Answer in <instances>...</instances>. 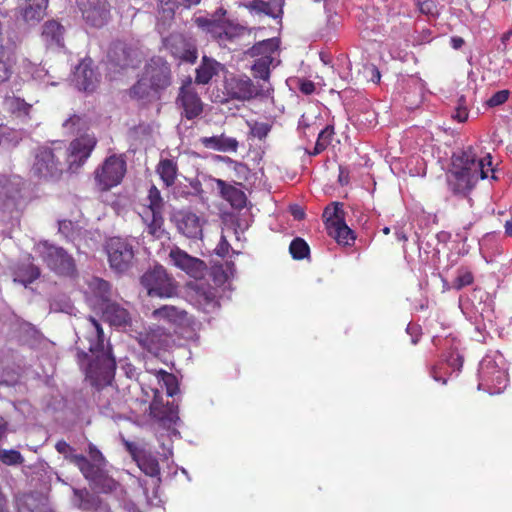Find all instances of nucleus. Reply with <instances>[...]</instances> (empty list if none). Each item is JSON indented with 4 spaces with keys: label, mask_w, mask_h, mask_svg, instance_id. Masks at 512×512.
<instances>
[{
    "label": "nucleus",
    "mask_w": 512,
    "mask_h": 512,
    "mask_svg": "<svg viewBox=\"0 0 512 512\" xmlns=\"http://www.w3.org/2000/svg\"><path fill=\"white\" fill-rule=\"evenodd\" d=\"M88 321L89 327L84 340L79 338V341L83 348L92 354V359L85 368L86 378L93 387L100 389L112 383L116 371V360L111 346H105L104 332L100 323L93 317H89Z\"/></svg>",
    "instance_id": "1"
},
{
    "label": "nucleus",
    "mask_w": 512,
    "mask_h": 512,
    "mask_svg": "<svg viewBox=\"0 0 512 512\" xmlns=\"http://www.w3.org/2000/svg\"><path fill=\"white\" fill-rule=\"evenodd\" d=\"M171 84L170 64L164 58L154 56L145 64L141 76L129 89V95L137 100H157Z\"/></svg>",
    "instance_id": "2"
},
{
    "label": "nucleus",
    "mask_w": 512,
    "mask_h": 512,
    "mask_svg": "<svg viewBox=\"0 0 512 512\" xmlns=\"http://www.w3.org/2000/svg\"><path fill=\"white\" fill-rule=\"evenodd\" d=\"M214 286L207 282H189L187 289L191 298L206 312L221 307L222 286L224 285V268L220 262H210V272Z\"/></svg>",
    "instance_id": "3"
},
{
    "label": "nucleus",
    "mask_w": 512,
    "mask_h": 512,
    "mask_svg": "<svg viewBox=\"0 0 512 512\" xmlns=\"http://www.w3.org/2000/svg\"><path fill=\"white\" fill-rule=\"evenodd\" d=\"M35 252L57 275L72 277L76 274L75 260L64 248L44 240L35 245Z\"/></svg>",
    "instance_id": "4"
},
{
    "label": "nucleus",
    "mask_w": 512,
    "mask_h": 512,
    "mask_svg": "<svg viewBox=\"0 0 512 512\" xmlns=\"http://www.w3.org/2000/svg\"><path fill=\"white\" fill-rule=\"evenodd\" d=\"M127 172L123 155L113 154L105 158L93 173L95 187L100 192H108L120 185Z\"/></svg>",
    "instance_id": "5"
},
{
    "label": "nucleus",
    "mask_w": 512,
    "mask_h": 512,
    "mask_svg": "<svg viewBox=\"0 0 512 512\" xmlns=\"http://www.w3.org/2000/svg\"><path fill=\"white\" fill-rule=\"evenodd\" d=\"M110 268L118 273L128 272L134 265L135 249L127 238L112 237L105 245Z\"/></svg>",
    "instance_id": "6"
},
{
    "label": "nucleus",
    "mask_w": 512,
    "mask_h": 512,
    "mask_svg": "<svg viewBox=\"0 0 512 512\" xmlns=\"http://www.w3.org/2000/svg\"><path fill=\"white\" fill-rule=\"evenodd\" d=\"M141 284L149 296L170 298L177 293V283L160 265L146 271L141 277Z\"/></svg>",
    "instance_id": "7"
},
{
    "label": "nucleus",
    "mask_w": 512,
    "mask_h": 512,
    "mask_svg": "<svg viewBox=\"0 0 512 512\" xmlns=\"http://www.w3.org/2000/svg\"><path fill=\"white\" fill-rule=\"evenodd\" d=\"M323 219L328 230L338 244L351 245L355 240L354 232L346 225L342 204L334 202L323 212Z\"/></svg>",
    "instance_id": "8"
},
{
    "label": "nucleus",
    "mask_w": 512,
    "mask_h": 512,
    "mask_svg": "<svg viewBox=\"0 0 512 512\" xmlns=\"http://www.w3.org/2000/svg\"><path fill=\"white\" fill-rule=\"evenodd\" d=\"M83 477L103 493H112L120 484L111 477L105 467L90 464L86 456H74L72 459Z\"/></svg>",
    "instance_id": "9"
},
{
    "label": "nucleus",
    "mask_w": 512,
    "mask_h": 512,
    "mask_svg": "<svg viewBox=\"0 0 512 512\" xmlns=\"http://www.w3.org/2000/svg\"><path fill=\"white\" fill-rule=\"evenodd\" d=\"M107 60L114 70L136 68L142 62V52L133 45L117 40L110 44Z\"/></svg>",
    "instance_id": "10"
},
{
    "label": "nucleus",
    "mask_w": 512,
    "mask_h": 512,
    "mask_svg": "<svg viewBox=\"0 0 512 512\" xmlns=\"http://www.w3.org/2000/svg\"><path fill=\"white\" fill-rule=\"evenodd\" d=\"M492 157L488 154L486 157L478 159L472 147L454 153L452 156V168L462 171L465 174L477 175L478 178L485 179L488 174L485 171V166L492 165Z\"/></svg>",
    "instance_id": "11"
},
{
    "label": "nucleus",
    "mask_w": 512,
    "mask_h": 512,
    "mask_svg": "<svg viewBox=\"0 0 512 512\" xmlns=\"http://www.w3.org/2000/svg\"><path fill=\"white\" fill-rule=\"evenodd\" d=\"M32 176L38 180H57L62 174L61 163L50 148H40L30 170Z\"/></svg>",
    "instance_id": "12"
},
{
    "label": "nucleus",
    "mask_w": 512,
    "mask_h": 512,
    "mask_svg": "<svg viewBox=\"0 0 512 512\" xmlns=\"http://www.w3.org/2000/svg\"><path fill=\"white\" fill-rule=\"evenodd\" d=\"M136 340L138 344L149 353L158 355L167 351L173 343V335L164 327L154 325L139 332Z\"/></svg>",
    "instance_id": "13"
},
{
    "label": "nucleus",
    "mask_w": 512,
    "mask_h": 512,
    "mask_svg": "<svg viewBox=\"0 0 512 512\" xmlns=\"http://www.w3.org/2000/svg\"><path fill=\"white\" fill-rule=\"evenodd\" d=\"M97 145V139L94 135L84 134L72 140L67 149L66 162L70 171L75 172L90 157L92 151Z\"/></svg>",
    "instance_id": "14"
},
{
    "label": "nucleus",
    "mask_w": 512,
    "mask_h": 512,
    "mask_svg": "<svg viewBox=\"0 0 512 512\" xmlns=\"http://www.w3.org/2000/svg\"><path fill=\"white\" fill-rule=\"evenodd\" d=\"M176 105L181 110V116L187 120L199 117L204 110V104L198 93L192 87V80L188 78L179 88Z\"/></svg>",
    "instance_id": "15"
},
{
    "label": "nucleus",
    "mask_w": 512,
    "mask_h": 512,
    "mask_svg": "<svg viewBox=\"0 0 512 512\" xmlns=\"http://www.w3.org/2000/svg\"><path fill=\"white\" fill-rule=\"evenodd\" d=\"M261 95L262 90L258 89L247 75L234 76L226 80V105L231 100L244 103ZM226 109L232 110L227 106Z\"/></svg>",
    "instance_id": "16"
},
{
    "label": "nucleus",
    "mask_w": 512,
    "mask_h": 512,
    "mask_svg": "<svg viewBox=\"0 0 512 512\" xmlns=\"http://www.w3.org/2000/svg\"><path fill=\"white\" fill-rule=\"evenodd\" d=\"M77 6L84 21L92 27L101 28L111 18V5L108 0H77Z\"/></svg>",
    "instance_id": "17"
},
{
    "label": "nucleus",
    "mask_w": 512,
    "mask_h": 512,
    "mask_svg": "<svg viewBox=\"0 0 512 512\" xmlns=\"http://www.w3.org/2000/svg\"><path fill=\"white\" fill-rule=\"evenodd\" d=\"M169 258L176 268L185 272L189 277L195 280L202 279L208 269L205 261L191 256L177 246L170 250Z\"/></svg>",
    "instance_id": "18"
},
{
    "label": "nucleus",
    "mask_w": 512,
    "mask_h": 512,
    "mask_svg": "<svg viewBox=\"0 0 512 512\" xmlns=\"http://www.w3.org/2000/svg\"><path fill=\"white\" fill-rule=\"evenodd\" d=\"M164 47L181 61L194 64L198 58L196 44L181 33H171L163 40Z\"/></svg>",
    "instance_id": "19"
},
{
    "label": "nucleus",
    "mask_w": 512,
    "mask_h": 512,
    "mask_svg": "<svg viewBox=\"0 0 512 512\" xmlns=\"http://www.w3.org/2000/svg\"><path fill=\"white\" fill-rule=\"evenodd\" d=\"M480 179L481 178H478L477 175L465 174L459 171V169L456 170L454 168H451L447 174L449 190L454 195L459 196H467Z\"/></svg>",
    "instance_id": "20"
},
{
    "label": "nucleus",
    "mask_w": 512,
    "mask_h": 512,
    "mask_svg": "<svg viewBox=\"0 0 512 512\" xmlns=\"http://www.w3.org/2000/svg\"><path fill=\"white\" fill-rule=\"evenodd\" d=\"M176 227L179 233L190 239H198L202 236L200 218L193 212L181 210L174 215Z\"/></svg>",
    "instance_id": "21"
},
{
    "label": "nucleus",
    "mask_w": 512,
    "mask_h": 512,
    "mask_svg": "<svg viewBox=\"0 0 512 512\" xmlns=\"http://www.w3.org/2000/svg\"><path fill=\"white\" fill-rule=\"evenodd\" d=\"M24 5L20 7V14L24 22L36 24L46 15L49 0H24Z\"/></svg>",
    "instance_id": "22"
},
{
    "label": "nucleus",
    "mask_w": 512,
    "mask_h": 512,
    "mask_svg": "<svg viewBox=\"0 0 512 512\" xmlns=\"http://www.w3.org/2000/svg\"><path fill=\"white\" fill-rule=\"evenodd\" d=\"M195 24L213 37H221L224 34V11L222 7L217 9L211 17H196Z\"/></svg>",
    "instance_id": "23"
},
{
    "label": "nucleus",
    "mask_w": 512,
    "mask_h": 512,
    "mask_svg": "<svg viewBox=\"0 0 512 512\" xmlns=\"http://www.w3.org/2000/svg\"><path fill=\"white\" fill-rule=\"evenodd\" d=\"M18 512H49L46 500L37 493H26L16 498Z\"/></svg>",
    "instance_id": "24"
},
{
    "label": "nucleus",
    "mask_w": 512,
    "mask_h": 512,
    "mask_svg": "<svg viewBox=\"0 0 512 512\" xmlns=\"http://www.w3.org/2000/svg\"><path fill=\"white\" fill-rule=\"evenodd\" d=\"M103 318L113 326L125 327L130 325L129 312L117 303H108L103 310Z\"/></svg>",
    "instance_id": "25"
},
{
    "label": "nucleus",
    "mask_w": 512,
    "mask_h": 512,
    "mask_svg": "<svg viewBox=\"0 0 512 512\" xmlns=\"http://www.w3.org/2000/svg\"><path fill=\"white\" fill-rule=\"evenodd\" d=\"M187 313L175 306L164 305L152 312V317L158 320H165L168 323L180 325L186 319Z\"/></svg>",
    "instance_id": "26"
},
{
    "label": "nucleus",
    "mask_w": 512,
    "mask_h": 512,
    "mask_svg": "<svg viewBox=\"0 0 512 512\" xmlns=\"http://www.w3.org/2000/svg\"><path fill=\"white\" fill-rule=\"evenodd\" d=\"M77 83L85 92H92L96 88L98 79L95 71L89 64L82 62L76 71Z\"/></svg>",
    "instance_id": "27"
},
{
    "label": "nucleus",
    "mask_w": 512,
    "mask_h": 512,
    "mask_svg": "<svg viewBox=\"0 0 512 512\" xmlns=\"http://www.w3.org/2000/svg\"><path fill=\"white\" fill-rule=\"evenodd\" d=\"M200 1L201 0H158L159 13L162 18L172 20L177 8L182 6L189 9L192 6L198 5Z\"/></svg>",
    "instance_id": "28"
},
{
    "label": "nucleus",
    "mask_w": 512,
    "mask_h": 512,
    "mask_svg": "<svg viewBox=\"0 0 512 512\" xmlns=\"http://www.w3.org/2000/svg\"><path fill=\"white\" fill-rule=\"evenodd\" d=\"M15 64L14 54L0 43V86L11 79Z\"/></svg>",
    "instance_id": "29"
},
{
    "label": "nucleus",
    "mask_w": 512,
    "mask_h": 512,
    "mask_svg": "<svg viewBox=\"0 0 512 512\" xmlns=\"http://www.w3.org/2000/svg\"><path fill=\"white\" fill-rule=\"evenodd\" d=\"M156 172L165 184L170 187L175 184L178 174V165L172 159H161L156 167Z\"/></svg>",
    "instance_id": "30"
},
{
    "label": "nucleus",
    "mask_w": 512,
    "mask_h": 512,
    "mask_svg": "<svg viewBox=\"0 0 512 512\" xmlns=\"http://www.w3.org/2000/svg\"><path fill=\"white\" fill-rule=\"evenodd\" d=\"M40 277V269L33 263L20 264L15 270L14 281H17L25 286L33 283Z\"/></svg>",
    "instance_id": "31"
},
{
    "label": "nucleus",
    "mask_w": 512,
    "mask_h": 512,
    "mask_svg": "<svg viewBox=\"0 0 512 512\" xmlns=\"http://www.w3.org/2000/svg\"><path fill=\"white\" fill-rule=\"evenodd\" d=\"M279 46V40L277 38H270L266 40L259 41L254 44L251 48L244 51L245 55L250 57L260 58L262 56L273 55L276 52Z\"/></svg>",
    "instance_id": "32"
},
{
    "label": "nucleus",
    "mask_w": 512,
    "mask_h": 512,
    "mask_svg": "<svg viewBox=\"0 0 512 512\" xmlns=\"http://www.w3.org/2000/svg\"><path fill=\"white\" fill-rule=\"evenodd\" d=\"M218 63L204 56L201 65L196 69L195 82L197 84H207L212 77L217 73Z\"/></svg>",
    "instance_id": "33"
},
{
    "label": "nucleus",
    "mask_w": 512,
    "mask_h": 512,
    "mask_svg": "<svg viewBox=\"0 0 512 512\" xmlns=\"http://www.w3.org/2000/svg\"><path fill=\"white\" fill-rule=\"evenodd\" d=\"M63 27L55 20H49L43 25L42 37L47 44L60 45L63 39Z\"/></svg>",
    "instance_id": "34"
},
{
    "label": "nucleus",
    "mask_w": 512,
    "mask_h": 512,
    "mask_svg": "<svg viewBox=\"0 0 512 512\" xmlns=\"http://www.w3.org/2000/svg\"><path fill=\"white\" fill-rule=\"evenodd\" d=\"M235 39L240 41V45L247 46L251 43V32L226 20V41L233 42Z\"/></svg>",
    "instance_id": "35"
},
{
    "label": "nucleus",
    "mask_w": 512,
    "mask_h": 512,
    "mask_svg": "<svg viewBox=\"0 0 512 512\" xmlns=\"http://www.w3.org/2000/svg\"><path fill=\"white\" fill-rule=\"evenodd\" d=\"M136 463L145 475L150 477H157L160 475L159 462L150 452L146 451L139 459H137Z\"/></svg>",
    "instance_id": "36"
},
{
    "label": "nucleus",
    "mask_w": 512,
    "mask_h": 512,
    "mask_svg": "<svg viewBox=\"0 0 512 512\" xmlns=\"http://www.w3.org/2000/svg\"><path fill=\"white\" fill-rule=\"evenodd\" d=\"M149 411L150 416L158 421H171L175 414L173 406H165L157 398H154L151 402Z\"/></svg>",
    "instance_id": "37"
},
{
    "label": "nucleus",
    "mask_w": 512,
    "mask_h": 512,
    "mask_svg": "<svg viewBox=\"0 0 512 512\" xmlns=\"http://www.w3.org/2000/svg\"><path fill=\"white\" fill-rule=\"evenodd\" d=\"M20 194L18 184L13 183L8 177L0 175V203L15 200Z\"/></svg>",
    "instance_id": "38"
},
{
    "label": "nucleus",
    "mask_w": 512,
    "mask_h": 512,
    "mask_svg": "<svg viewBox=\"0 0 512 512\" xmlns=\"http://www.w3.org/2000/svg\"><path fill=\"white\" fill-rule=\"evenodd\" d=\"M334 134L335 130L333 125H327L324 127L318 134L313 151L308 152L309 155L316 156L323 152L330 145Z\"/></svg>",
    "instance_id": "39"
},
{
    "label": "nucleus",
    "mask_w": 512,
    "mask_h": 512,
    "mask_svg": "<svg viewBox=\"0 0 512 512\" xmlns=\"http://www.w3.org/2000/svg\"><path fill=\"white\" fill-rule=\"evenodd\" d=\"M155 375L158 381L165 387L169 397H173L179 392L178 380L174 374L160 369L155 372Z\"/></svg>",
    "instance_id": "40"
},
{
    "label": "nucleus",
    "mask_w": 512,
    "mask_h": 512,
    "mask_svg": "<svg viewBox=\"0 0 512 512\" xmlns=\"http://www.w3.org/2000/svg\"><path fill=\"white\" fill-rule=\"evenodd\" d=\"M274 57L273 55H266L260 58H257L255 63L252 66V71L254 73V77L260 78L264 81L269 80L270 77V65L273 63Z\"/></svg>",
    "instance_id": "41"
},
{
    "label": "nucleus",
    "mask_w": 512,
    "mask_h": 512,
    "mask_svg": "<svg viewBox=\"0 0 512 512\" xmlns=\"http://www.w3.org/2000/svg\"><path fill=\"white\" fill-rule=\"evenodd\" d=\"M89 287L93 292L94 296L101 301H108L110 297L111 285L108 281L101 278H93Z\"/></svg>",
    "instance_id": "42"
},
{
    "label": "nucleus",
    "mask_w": 512,
    "mask_h": 512,
    "mask_svg": "<svg viewBox=\"0 0 512 512\" xmlns=\"http://www.w3.org/2000/svg\"><path fill=\"white\" fill-rule=\"evenodd\" d=\"M147 202V207L151 213H163L164 201L155 185H152L148 191Z\"/></svg>",
    "instance_id": "43"
},
{
    "label": "nucleus",
    "mask_w": 512,
    "mask_h": 512,
    "mask_svg": "<svg viewBox=\"0 0 512 512\" xmlns=\"http://www.w3.org/2000/svg\"><path fill=\"white\" fill-rule=\"evenodd\" d=\"M226 201H228L233 208L241 209L246 205L247 198L242 190L226 185Z\"/></svg>",
    "instance_id": "44"
},
{
    "label": "nucleus",
    "mask_w": 512,
    "mask_h": 512,
    "mask_svg": "<svg viewBox=\"0 0 512 512\" xmlns=\"http://www.w3.org/2000/svg\"><path fill=\"white\" fill-rule=\"evenodd\" d=\"M289 252L293 259L302 260L309 255L310 248L305 240L302 238H295L290 243Z\"/></svg>",
    "instance_id": "45"
},
{
    "label": "nucleus",
    "mask_w": 512,
    "mask_h": 512,
    "mask_svg": "<svg viewBox=\"0 0 512 512\" xmlns=\"http://www.w3.org/2000/svg\"><path fill=\"white\" fill-rule=\"evenodd\" d=\"M163 213H152V219L147 225V232L154 238H161L164 233Z\"/></svg>",
    "instance_id": "46"
},
{
    "label": "nucleus",
    "mask_w": 512,
    "mask_h": 512,
    "mask_svg": "<svg viewBox=\"0 0 512 512\" xmlns=\"http://www.w3.org/2000/svg\"><path fill=\"white\" fill-rule=\"evenodd\" d=\"M247 125L251 135L259 140L265 139L272 129V125L267 122H247Z\"/></svg>",
    "instance_id": "47"
},
{
    "label": "nucleus",
    "mask_w": 512,
    "mask_h": 512,
    "mask_svg": "<svg viewBox=\"0 0 512 512\" xmlns=\"http://www.w3.org/2000/svg\"><path fill=\"white\" fill-rule=\"evenodd\" d=\"M0 461L6 465H17L23 462L21 453L17 450H1Z\"/></svg>",
    "instance_id": "48"
},
{
    "label": "nucleus",
    "mask_w": 512,
    "mask_h": 512,
    "mask_svg": "<svg viewBox=\"0 0 512 512\" xmlns=\"http://www.w3.org/2000/svg\"><path fill=\"white\" fill-rule=\"evenodd\" d=\"M55 449L58 453L62 454L66 460L75 465L72 460L74 456H83L82 454H75L74 448L65 440H59L55 444Z\"/></svg>",
    "instance_id": "49"
},
{
    "label": "nucleus",
    "mask_w": 512,
    "mask_h": 512,
    "mask_svg": "<svg viewBox=\"0 0 512 512\" xmlns=\"http://www.w3.org/2000/svg\"><path fill=\"white\" fill-rule=\"evenodd\" d=\"M474 277L472 273L467 269H459L458 275L454 281V288L457 290L462 289L473 283Z\"/></svg>",
    "instance_id": "50"
},
{
    "label": "nucleus",
    "mask_w": 512,
    "mask_h": 512,
    "mask_svg": "<svg viewBox=\"0 0 512 512\" xmlns=\"http://www.w3.org/2000/svg\"><path fill=\"white\" fill-rule=\"evenodd\" d=\"M87 452L89 454L90 459L88 460L90 461V464H97L99 466L106 467L107 461L105 457L93 443L88 444Z\"/></svg>",
    "instance_id": "51"
},
{
    "label": "nucleus",
    "mask_w": 512,
    "mask_h": 512,
    "mask_svg": "<svg viewBox=\"0 0 512 512\" xmlns=\"http://www.w3.org/2000/svg\"><path fill=\"white\" fill-rule=\"evenodd\" d=\"M417 6L419 11L425 15L436 16L439 13L437 4L434 0H417Z\"/></svg>",
    "instance_id": "52"
},
{
    "label": "nucleus",
    "mask_w": 512,
    "mask_h": 512,
    "mask_svg": "<svg viewBox=\"0 0 512 512\" xmlns=\"http://www.w3.org/2000/svg\"><path fill=\"white\" fill-rule=\"evenodd\" d=\"M509 94L510 93L508 90L497 91L487 100L486 103L489 107H496L502 105L508 100Z\"/></svg>",
    "instance_id": "53"
},
{
    "label": "nucleus",
    "mask_w": 512,
    "mask_h": 512,
    "mask_svg": "<svg viewBox=\"0 0 512 512\" xmlns=\"http://www.w3.org/2000/svg\"><path fill=\"white\" fill-rule=\"evenodd\" d=\"M201 142L206 148H211L218 151L224 149V140L222 135L220 137H204L201 139Z\"/></svg>",
    "instance_id": "54"
},
{
    "label": "nucleus",
    "mask_w": 512,
    "mask_h": 512,
    "mask_svg": "<svg viewBox=\"0 0 512 512\" xmlns=\"http://www.w3.org/2000/svg\"><path fill=\"white\" fill-rule=\"evenodd\" d=\"M123 445L135 462L146 452L144 449L139 448L134 442L126 439H123Z\"/></svg>",
    "instance_id": "55"
},
{
    "label": "nucleus",
    "mask_w": 512,
    "mask_h": 512,
    "mask_svg": "<svg viewBox=\"0 0 512 512\" xmlns=\"http://www.w3.org/2000/svg\"><path fill=\"white\" fill-rule=\"evenodd\" d=\"M315 124L316 122L311 123L305 115H302L298 121V131L307 136V131H310Z\"/></svg>",
    "instance_id": "56"
},
{
    "label": "nucleus",
    "mask_w": 512,
    "mask_h": 512,
    "mask_svg": "<svg viewBox=\"0 0 512 512\" xmlns=\"http://www.w3.org/2000/svg\"><path fill=\"white\" fill-rule=\"evenodd\" d=\"M447 364L453 369L460 371L463 365L462 355H460L459 353H452L447 359Z\"/></svg>",
    "instance_id": "57"
},
{
    "label": "nucleus",
    "mask_w": 512,
    "mask_h": 512,
    "mask_svg": "<svg viewBox=\"0 0 512 512\" xmlns=\"http://www.w3.org/2000/svg\"><path fill=\"white\" fill-rule=\"evenodd\" d=\"M14 109L23 113L24 115H28L31 110V105L22 99L16 98L14 100Z\"/></svg>",
    "instance_id": "58"
},
{
    "label": "nucleus",
    "mask_w": 512,
    "mask_h": 512,
    "mask_svg": "<svg viewBox=\"0 0 512 512\" xmlns=\"http://www.w3.org/2000/svg\"><path fill=\"white\" fill-rule=\"evenodd\" d=\"M226 165L233 166V168L235 169V171L238 174H243L244 176L246 175V173L248 171L246 165H244L242 163H237L228 157H226Z\"/></svg>",
    "instance_id": "59"
},
{
    "label": "nucleus",
    "mask_w": 512,
    "mask_h": 512,
    "mask_svg": "<svg viewBox=\"0 0 512 512\" xmlns=\"http://www.w3.org/2000/svg\"><path fill=\"white\" fill-rule=\"evenodd\" d=\"M458 122H464L468 119L467 107H456L455 113L452 115Z\"/></svg>",
    "instance_id": "60"
},
{
    "label": "nucleus",
    "mask_w": 512,
    "mask_h": 512,
    "mask_svg": "<svg viewBox=\"0 0 512 512\" xmlns=\"http://www.w3.org/2000/svg\"><path fill=\"white\" fill-rule=\"evenodd\" d=\"M299 89L305 95H310L315 91V85L312 81L303 80L300 83Z\"/></svg>",
    "instance_id": "61"
},
{
    "label": "nucleus",
    "mask_w": 512,
    "mask_h": 512,
    "mask_svg": "<svg viewBox=\"0 0 512 512\" xmlns=\"http://www.w3.org/2000/svg\"><path fill=\"white\" fill-rule=\"evenodd\" d=\"M266 6V2L263 0H253L247 4V8L257 13H262Z\"/></svg>",
    "instance_id": "62"
},
{
    "label": "nucleus",
    "mask_w": 512,
    "mask_h": 512,
    "mask_svg": "<svg viewBox=\"0 0 512 512\" xmlns=\"http://www.w3.org/2000/svg\"><path fill=\"white\" fill-rule=\"evenodd\" d=\"M290 213L296 220H302L305 217L304 210L297 204L290 206Z\"/></svg>",
    "instance_id": "63"
},
{
    "label": "nucleus",
    "mask_w": 512,
    "mask_h": 512,
    "mask_svg": "<svg viewBox=\"0 0 512 512\" xmlns=\"http://www.w3.org/2000/svg\"><path fill=\"white\" fill-rule=\"evenodd\" d=\"M464 43H465L464 39H463L462 37H459V36H453V37H451V39H450V44H451V46H452L454 49H456V50H458V49L462 48V46L464 45Z\"/></svg>",
    "instance_id": "64"
}]
</instances>
